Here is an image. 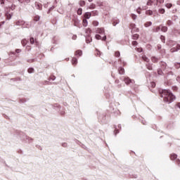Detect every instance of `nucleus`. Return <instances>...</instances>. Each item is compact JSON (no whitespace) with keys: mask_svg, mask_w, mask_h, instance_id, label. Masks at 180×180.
<instances>
[{"mask_svg":"<svg viewBox=\"0 0 180 180\" xmlns=\"http://www.w3.org/2000/svg\"><path fill=\"white\" fill-rule=\"evenodd\" d=\"M176 164H177V165H179V167H180V160L179 159L176 160Z\"/></svg>","mask_w":180,"mask_h":180,"instance_id":"obj_44","label":"nucleus"},{"mask_svg":"<svg viewBox=\"0 0 180 180\" xmlns=\"http://www.w3.org/2000/svg\"><path fill=\"white\" fill-rule=\"evenodd\" d=\"M151 85L153 88H155V82H151Z\"/></svg>","mask_w":180,"mask_h":180,"instance_id":"obj_49","label":"nucleus"},{"mask_svg":"<svg viewBox=\"0 0 180 180\" xmlns=\"http://www.w3.org/2000/svg\"><path fill=\"white\" fill-rule=\"evenodd\" d=\"M172 53H174L175 51L174 49H171Z\"/></svg>","mask_w":180,"mask_h":180,"instance_id":"obj_60","label":"nucleus"},{"mask_svg":"<svg viewBox=\"0 0 180 180\" xmlns=\"http://www.w3.org/2000/svg\"><path fill=\"white\" fill-rule=\"evenodd\" d=\"M77 15H82V8H79L77 10Z\"/></svg>","mask_w":180,"mask_h":180,"instance_id":"obj_35","label":"nucleus"},{"mask_svg":"<svg viewBox=\"0 0 180 180\" xmlns=\"http://www.w3.org/2000/svg\"><path fill=\"white\" fill-rule=\"evenodd\" d=\"M1 9H0V18H1V16H2V13H1Z\"/></svg>","mask_w":180,"mask_h":180,"instance_id":"obj_58","label":"nucleus"},{"mask_svg":"<svg viewBox=\"0 0 180 180\" xmlns=\"http://www.w3.org/2000/svg\"><path fill=\"white\" fill-rule=\"evenodd\" d=\"M167 26H171L172 25V21L171 20H169L167 21Z\"/></svg>","mask_w":180,"mask_h":180,"instance_id":"obj_36","label":"nucleus"},{"mask_svg":"<svg viewBox=\"0 0 180 180\" xmlns=\"http://www.w3.org/2000/svg\"><path fill=\"white\" fill-rule=\"evenodd\" d=\"M82 25L84 27H86L88 26V20L84 18L82 20Z\"/></svg>","mask_w":180,"mask_h":180,"instance_id":"obj_11","label":"nucleus"},{"mask_svg":"<svg viewBox=\"0 0 180 180\" xmlns=\"http://www.w3.org/2000/svg\"><path fill=\"white\" fill-rule=\"evenodd\" d=\"M51 79H52V81H54V79H56V77L51 76Z\"/></svg>","mask_w":180,"mask_h":180,"instance_id":"obj_51","label":"nucleus"},{"mask_svg":"<svg viewBox=\"0 0 180 180\" xmlns=\"http://www.w3.org/2000/svg\"><path fill=\"white\" fill-rule=\"evenodd\" d=\"M146 68L149 70H153V66L150 64H146Z\"/></svg>","mask_w":180,"mask_h":180,"instance_id":"obj_30","label":"nucleus"},{"mask_svg":"<svg viewBox=\"0 0 180 180\" xmlns=\"http://www.w3.org/2000/svg\"><path fill=\"white\" fill-rule=\"evenodd\" d=\"M176 158H178V155L175 153H172L170 155V160H172V161H174V160H176Z\"/></svg>","mask_w":180,"mask_h":180,"instance_id":"obj_7","label":"nucleus"},{"mask_svg":"<svg viewBox=\"0 0 180 180\" xmlns=\"http://www.w3.org/2000/svg\"><path fill=\"white\" fill-rule=\"evenodd\" d=\"M72 65H77V64H78V59H77V58H72Z\"/></svg>","mask_w":180,"mask_h":180,"instance_id":"obj_8","label":"nucleus"},{"mask_svg":"<svg viewBox=\"0 0 180 180\" xmlns=\"http://www.w3.org/2000/svg\"><path fill=\"white\" fill-rule=\"evenodd\" d=\"M166 8H167L168 9H171V8H172V4L171 3H167L165 4Z\"/></svg>","mask_w":180,"mask_h":180,"instance_id":"obj_22","label":"nucleus"},{"mask_svg":"<svg viewBox=\"0 0 180 180\" xmlns=\"http://www.w3.org/2000/svg\"><path fill=\"white\" fill-rule=\"evenodd\" d=\"M160 29H161V26H158L155 28V32H160Z\"/></svg>","mask_w":180,"mask_h":180,"instance_id":"obj_42","label":"nucleus"},{"mask_svg":"<svg viewBox=\"0 0 180 180\" xmlns=\"http://www.w3.org/2000/svg\"><path fill=\"white\" fill-rule=\"evenodd\" d=\"M140 37V35L139 34H134L131 36V38L133 40H137Z\"/></svg>","mask_w":180,"mask_h":180,"instance_id":"obj_12","label":"nucleus"},{"mask_svg":"<svg viewBox=\"0 0 180 180\" xmlns=\"http://www.w3.org/2000/svg\"><path fill=\"white\" fill-rule=\"evenodd\" d=\"M30 41L31 44H34V38L31 37L30 39Z\"/></svg>","mask_w":180,"mask_h":180,"instance_id":"obj_38","label":"nucleus"},{"mask_svg":"<svg viewBox=\"0 0 180 180\" xmlns=\"http://www.w3.org/2000/svg\"><path fill=\"white\" fill-rule=\"evenodd\" d=\"M21 50L20 49H16L15 53H20Z\"/></svg>","mask_w":180,"mask_h":180,"instance_id":"obj_53","label":"nucleus"},{"mask_svg":"<svg viewBox=\"0 0 180 180\" xmlns=\"http://www.w3.org/2000/svg\"><path fill=\"white\" fill-rule=\"evenodd\" d=\"M139 30L136 27H135L132 30H131V33H137L139 32Z\"/></svg>","mask_w":180,"mask_h":180,"instance_id":"obj_17","label":"nucleus"},{"mask_svg":"<svg viewBox=\"0 0 180 180\" xmlns=\"http://www.w3.org/2000/svg\"><path fill=\"white\" fill-rule=\"evenodd\" d=\"M175 68H180V63H176L175 64Z\"/></svg>","mask_w":180,"mask_h":180,"instance_id":"obj_47","label":"nucleus"},{"mask_svg":"<svg viewBox=\"0 0 180 180\" xmlns=\"http://www.w3.org/2000/svg\"><path fill=\"white\" fill-rule=\"evenodd\" d=\"M153 25V22H146L145 24H144V26L145 27H149V26H151Z\"/></svg>","mask_w":180,"mask_h":180,"instance_id":"obj_20","label":"nucleus"},{"mask_svg":"<svg viewBox=\"0 0 180 180\" xmlns=\"http://www.w3.org/2000/svg\"><path fill=\"white\" fill-rule=\"evenodd\" d=\"M131 18L134 20H135V19L137 18V15H136V14H131Z\"/></svg>","mask_w":180,"mask_h":180,"instance_id":"obj_39","label":"nucleus"},{"mask_svg":"<svg viewBox=\"0 0 180 180\" xmlns=\"http://www.w3.org/2000/svg\"><path fill=\"white\" fill-rule=\"evenodd\" d=\"M95 37L97 40H102V37L99 34H96Z\"/></svg>","mask_w":180,"mask_h":180,"instance_id":"obj_33","label":"nucleus"},{"mask_svg":"<svg viewBox=\"0 0 180 180\" xmlns=\"http://www.w3.org/2000/svg\"><path fill=\"white\" fill-rule=\"evenodd\" d=\"M22 2H26V4H29V2H30V0H22Z\"/></svg>","mask_w":180,"mask_h":180,"instance_id":"obj_48","label":"nucleus"},{"mask_svg":"<svg viewBox=\"0 0 180 180\" xmlns=\"http://www.w3.org/2000/svg\"><path fill=\"white\" fill-rule=\"evenodd\" d=\"M159 13H161L162 15H163V13H165V9L164 8H160L158 10Z\"/></svg>","mask_w":180,"mask_h":180,"instance_id":"obj_27","label":"nucleus"},{"mask_svg":"<svg viewBox=\"0 0 180 180\" xmlns=\"http://www.w3.org/2000/svg\"><path fill=\"white\" fill-rule=\"evenodd\" d=\"M79 5L80 6H85V1H80Z\"/></svg>","mask_w":180,"mask_h":180,"instance_id":"obj_34","label":"nucleus"},{"mask_svg":"<svg viewBox=\"0 0 180 180\" xmlns=\"http://www.w3.org/2000/svg\"><path fill=\"white\" fill-rule=\"evenodd\" d=\"M117 71L120 75H124V68H123L122 67H120Z\"/></svg>","mask_w":180,"mask_h":180,"instance_id":"obj_4","label":"nucleus"},{"mask_svg":"<svg viewBox=\"0 0 180 180\" xmlns=\"http://www.w3.org/2000/svg\"><path fill=\"white\" fill-rule=\"evenodd\" d=\"M153 4H154V5H158V0H154L153 1Z\"/></svg>","mask_w":180,"mask_h":180,"instance_id":"obj_46","label":"nucleus"},{"mask_svg":"<svg viewBox=\"0 0 180 180\" xmlns=\"http://www.w3.org/2000/svg\"><path fill=\"white\" fill-rule=\"evenodd\" d=\"M75 56H76V57H81V56H82V51L81 50H77L75 52Z\"/></svg>","mask_w":180,"mask_h":180,"instance_id":"obj_6","label":"nucleus"},{"mask_svg":"<svg viewBox=\"0 0 180 180\" xmlns=\"http://www.w3.org/2000/svg\"><path fill=\"white\" fill-rule=\"evenodd\" d=\"M90 13H91V16H98L99 15V12L96 10L90 12Z\"/></svg>","mask_w":180,"mask_h":180,"instance_id":"obj_9","label":"nucleus"},{"mask_svg":"<svg viewBox=\"0 0 180 180\" xmlns=\"http://www.w3.org/2000/svg\"><path fill=\"white\" fill-rule=\"evenodd\" d=\"M131 44H132V46H137V44H139V43L137 42V41H133L131 42Z\"/></svg>","mask_w":180,"mask_h":180,"instance_id":"obj_41","label":"nucleus"},{"mask_svg":"<svg viewBox=\"0 0 180 180\" xmlns=\"http://www.w3.org/2000/svg\"><path fill=\"white\" fill-rule=\"evenodd\" d=\"M34 22H39V20H40V16H39V15L34 16Z\"/></svg>","mask_w":180,"mask_h":180,"instance_id":"obj_25","label":"nucleus"},{"mask_svg":"<svg viewBox=\"0 0 180 180\" xmlns=\"http://www.w3.org/2000/svg\"><path fill=\"white\" fill-rule=\"evenodd\" d=\"M146 15H148V16H151V15H153V11L151 10H147L146 11Z\"/></svg>","mask_w":180,"mask_h":180,"instance_id":"obj_19","label":"nucleus"},{"mask_svg":"<svg viewBox=\"0 0 180 180\" xmlns=\"http://www.w3.org/2000/svg\"><path fill=\"white\" fill-rule=\"evenodd\" d=\"M97 33H99V34H102L103 33H105V29L104 28H98Z\"/></svg>","mask_w":180,"mask_h":180,"instance_id":"obj_10","label":"nucleus"},{"mask_svg":"<svg viewBox=\"0 0 180 180\" xmlns=\"http://www.w3.org/2000/svg\"><path fill=\"white\" fill-rule=\"evenodd\" d=\"M135 50L138 52V53H142L143 51V48L139 47V48H135Z\"/></svg>","mask_w":180,"mask_h":180,"instance_id":"obj_26","label":"nucleus"},{"mask_svg":"<svg viewBox=\"0 0 180 180\" xmlns=\"http://www.w3.org/2000/svg\"><path fill=\"white\" fill-rule=\"evenodd\" d=\"M153 4H154V1H153V0H148V1H147L146 5H147L148 6H153Z\"/></svg>","mask_w":180,"mask_h":180,"instance_id":"obj_15","label":"nucleus"},{"mask_svg":"<svg viewBox=\"0 0 180 180\" xmlns=\"http://www.w3.org/2000/svg\"><path fill=\"white\" fill-rule=\"evenodd\" d=\"M142 60L143 61H146V63H148L150 61V59L146 56V55L142 56Z\"/></svg>","mask_w":180,"mask_h":180,"instance_id":"obj_14","label":"nucleus"},{"mask_svg":"<svg viewBox=\"0 0 180 180\" xmlns=\"http://www.w3.org/2000/svg\"><path fill=\"white\" fill-rule=\"evenodd\" d=\"M6 18L8 20H9V19H11L12 18V14L9 13H6Z\"/></svg>","mask_w":180,"mask_h":180,"instance_id":"obj_16","label":"nucleus"},{"mask_svg":"<svg viewBox=\"0 0 180 180\" xmlns=\"http://www.w3.org/2000/svg\"><path fill=\"white\" fill-rule=\"evenodd\" d=\"M176 106L179 108V109H180V103H177L176 104Z\"/></svg>","mask_w":180,"mask_h":180,"instance_id":"obj_50","label":"nucleus"},{"mask_svg":"<svg viewBox=\"0 0 180 180\" xmlns=\"http://www.w3.org/2000/svg\"><path fill=\"white\" fill-rule=\"evenodd\" d=\"M135 27H136V24H134V23H131V24L129 25V29H130L131 30H133Z\"/></svg>","mask_w":180,"mask_h":180,"instance_id":"obj_21","label":"nucleus"},{"mask_svg":"<svg viewBox=\"0 0 180 180\" xmlns=\"http://www.w3.org/2000/svg\"><path fill=\"white\" fill-rule=\"evenodd\" d=\"M115 57H120V52L119 51L115 52Z\"/></svg>","mask_w":180,"mask_h":180,"instance_id":"obj_31","label":"nucleus"},{"mask_svg":"<svg viewBox=\"0 0 180 180\" xmlns=\"http://www.w3.org/2000/svg\"><path fill=\"white\" fill-rule=\"evenodd\" d=\"M167 30H168V27H165V26H162V27H161V31H162V32H167Z\"/></svg>","mask_w":180,"mask_h":180,"instance_id":"obj_23","label":"nucleus"},{"mask_svg":"<svg viewBox=\"0 0 180 180\" xmlns=\"http://www.w3.org/2000/svg\"><path fill=\"white\" fill-rule=\"evenodd\" d=\"M118 63L120 64V65H122V67H126V65H127V63L124 62V60H122V58L118 59Z\"/></svg>","mask_w":180,"mask_h":180,"instance_id":"obj_3","label":"nucleus"},{"mask_svg":"<svg viewBox=\"0 0 180 180\" xmlns=\"http://www.w3.org/2000/svg\"><path fill=\"white\" fill-rule=\"evenodd\" d=\"M173 89H174V91H178V87H176V86L173 87Z\"/></svg>","mask_w":180,"mask_h":180,"instance_id":"obj_54","label":"nucleus"},{"mask_svg":"<svg viewBox=\"0 0 180 180\" xmlns=\"http://www.w3.org/2000/svg\"><path fill=\"white\" fill-rule=\"evenodd\" d=\"M27 72H29V74H32V73L34 72V69H33L32 68H30L28 69Z\"/></svg>","mask_w":180,"mask_h":180,"instance_id":"obj_28","label":"nucleus"},{"mask_svg":"<svg viewBox=\"0 0 180 180\" xmlns=\"http://www.w3.org/2000/svg\"><path fill=\"white\" fill-rule=\"evenodd\" d=\"M158 72L159 75L161 74V71H160V70H158Z\"/></svg>","mask_w":180,"mask_h":180,"instance_id":"obj_59","label":"nucleus"},{"mask_svg":"<svg viewBox=\"0 0 180 180\" xmlns=\"http://www.w3.org/2000/svg\"><path fill=\"white\" fill-rule=\"evenodd\" d=\"M101 40L105 41V40H106V36H105Z\"/></svg>","mask_w":180,"mask_h":180,"instance_id":"obj_56","label":"nucleus"},{"mask_svg":"<svg viewBox=\"0 0 180 180\" xmlns=\"http://www.w3.org/2000/svg\"><path fill=\"white\" fill-rule=\"evenodd\" d=\"M124 82L126 84V85H130V84H134V80L131 79L129 77H124Z\"/></svg>","mask_w":180,"mask_h":180,"instance_id":"obj_2","label":"nucleus"},{"mask_svg":"<svg viewBox=\"0 0 180 180\" xmlns=\"http://www.w3.org/2000/svg\"><path fill=\"white\" fill-rule=\"evenodd\" d=\"M151 61H152V63H158V58H157L155 57V56H153V57L151 58Z\"/></svg>","mask_w":180,"mask_h":180,"instance_id":"obj_18","label":"nucleus"},{"mask_svg":"<svg viewBox=\"0 0 180 180\" xmlns=\"http://www.w3.org/2000/svg\"><path fill=\"white\" fill-rule=\"evenodd\" d=\"M36 6L37 8L39 9V11H41V9L43 8V6L40 3H37Z\"/></svg>","mask_w":180,"mask_h":180,"instance_id":"obj_13","label":"nucleus"},{"mask_svg":"<svg viewBox=\"0 0 180 180\" xmlns=\"http://www.w3.org/2000/svg\"><path fill=\"white\" fill-rule=\"evenodd\" d=\"M91 16H92L91 12H86V13H85L84 15V19H86H86H89V18H91Z\"/></svg>","mask_w":180,"mask_h":180,"instance_id":"obj_5","label":"nucleus"},{"mask_svg":"<svg viewBox=\"0 0 180 180\" xmlns=\"http://www.w3.org/2000/svg\"><path fill=\"white\" fill-rule=\"evenodd\" d=\"M119 82H120L119 81V79H116V80H115V84H119Z\"/></svg>","mask_w":180,"mask_h":180,"instance_id":"obj_55","label":"nucleus"},{"mask_svg":"<svg viewBox=\"0 0 180 180\" xmlns=\"http://www.w3.org/2000/svg\"><path fill=\"white\" fill-rule=\"evenodd\" d=\"M91 41H92V39H91V38H89V39L86 38V43H87V44H88V43H91Z\"/></svg>","mask_w":180,"mask_h":180,"instance_id":"obj_40","label":"nucleus"},{"mask_svg":"<svg viewBox=\"0 0 180 180\" xmlns=\"http://www.w3.org/2000/svg\"><path fill=\"white\" fill-rule=\"evenodd\" d=\"M161 98H163L164 102L166 103H172L176 97L169 90L163 89L160 91Z\"/></svg>","mask_w":180,"mask_h":180,"instance_id":"obj_1","label":"nucleus"},{"mask_svg":"<svg viewBox=\"0 0 180 180\" xmlns=\"http://www.w3.org/2000/svg\"><path fill=\"white\" fill-rule=\"evenodd\" d=\"M21 43H22V46H26L27 44V40L22 39Z\"/></svg>","mask_w":180,"mask_h":180,"instance_id":"obj_29","label":"nucleus"},{"mask_svg":"<svg viewBox=\"0 0 180 180\" xmlns=\"http://www.w3.org/2000/svg\"><path fill=\"white\" fill-rule=\"evenodd\" d=\"M117 23H119V20H117L116 21H114L112 22V25H113V26H116L117 25Z\"/></svg>","mask_w":180,"mask_h":180,"instance_id":"obj_43","label":"nucleus"},{"mask_svg":"<svg viewBox=\"0 0 180 180\" xmlns=\"http://www.w3.org/2000/svg\"><path fill=\"white\" fill-rule=\"evenodd\" d=\"M133 1H136V0H132Z\"/></svg>","mask_w":180,"mask_h":180,"instance_id":"obj_63","label":"nucleus"},{"mask_svg":"<svg viewBox=\"0 0 180 180\" xmlns=\"http://www.w3.org/2000/svg\"><path fill=\"white\" fill-rule=\"evenodd\" d=\"M93 26H98L99 25V22L94 20L92 22Z\"/></svg>","mask_w":180,"mask_h":180,"instance_id":"obj_32","label":"nucleus"},{"mask_svg":"<svg viewBox=\"0 0 180 180\" xmlns=\"http://www.w3.org/2000/svg\"><path fill=\"white\" fill-rule=\"evenodd\" d=\"M177 5H180V0L177 1Z\"/></svg>","mask_w":180,"mask_h":180,"instance_id":"obj_57","label":"nucleus"},{"mask_svg":"<svg viewBox=\"0 0 180 180\" xmlns=\"http://www.w3.org/2000/svg\"><path fill=\"white\" fill-rule=\"evenodd\" d=\"M62 146H63V147H67V143H63L62 144Z\"/></svg>","mask_w":180,"mask_h":180,"instance_id":"obj_52","label":"nucleus"},{"mask_svg":"<svg viewBox=\"0 0 180 180\" xmlns=\"http://www.w3.org/2000/svg\"><path fill=\"white\" fill-rule=\"evenodd\" d=\"M5 4V0H0V5H4Z\"/></svg>","mask_w":180,"mask_h":180,"instance_id":"obj_45","label":"nucleus"},{"mask_svg":"<svg viewBox=\"0 0 180 180\" xmlns=\"http://www.w3.org/2000/svg\"><path fill=\"white\" fill-rule=\"evenodd\" d=\"M89 1V2H92V1H94V0H88Z\"/></svg>","mask_w":180,"mask_h":180,"instance_id":"obj_61","label":"nucleus"},{"mask_svg":"<svg viewBox=\"0 0 180 180\" xmlns=\"http://www.w3.org/2000/svg\"><path fill=\"white\" fill-rule=\"evenodd\" d=\"M177 79H180V77H177Z\"/></svg>","mask_w":180,"mask_h":180,"instance_id":"obj_62","label":"nucleus"},{"mask_svg":"<svg viewBox=\"0 0 180 180\" xmlns=\"http://www.w3.org/2000/svg\"><path fill=\"white\" fill-rule=\"evenodd\" d=\"M96 8V6L94 4H91L89 6V9H95Z\"/></svg>","mask_w":180,"mask_h":180,"instance_id":"obj_24","label":"nucleus"},{"mask_svg":"<svg viewBox=\"0 0 180 180\" xmlns=\"http://www.w3.org/2000/svg\"><path fill=\"white\" fill-rule=\"evenodd\" d=\"M160 39H161V41H162V43H165V37H164V36H161L160 37Z\"/></svg>","mask_w":180,"mask_h":180,"instance_id":"obj_37","label":"nucleus"}]
</instances>
